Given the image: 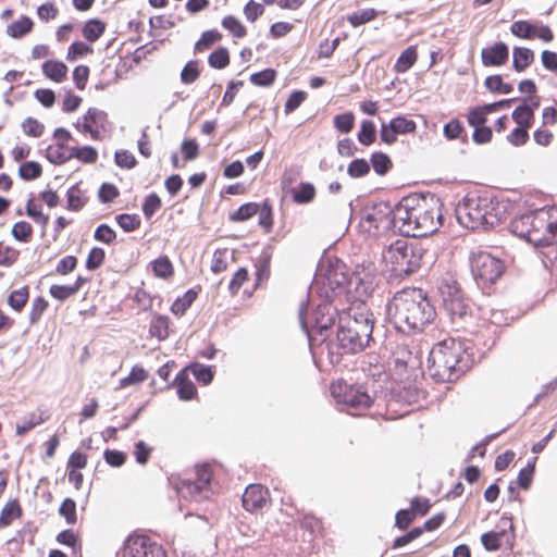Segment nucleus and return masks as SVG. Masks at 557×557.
I'll return each mask as SVG.
<instances>
[{"instance_id": "obj_56", "label": "nucleus", "mask_w": 557, "mask_h": 557, "mask_svg": "<svg viewBox=\"0 0 557 557\" xmlns=\"http://www.w3.org/2000/svg\"><path fill=\"white\" fill-rule=\"evenodd\" d=\"M377 16L374 9H364L348 15L347 21L352 27L361 26L373 21Z\"/></svg>"}, {"instance_id": "obj_19", "label": "nucleus", "mask_w": 557, "mask_h": 557, "mask_svg": "<svg viewBox=\"0 0 557 557\" xmlns=\"http://www.w3.org/2000/svg\"><path fill=\"white\" fill-rule=\"evenodd\" d=\"M51 417L50 411L45 407H38L35 411L30 412L23 420L16 423L15 435L23 437L35 428L47 422Z\"/></svg>"}, {"instance_id": "obj_39", "label": "nucleus", "mask_w": 557, "mask_h": 557, "mask_svg": "<svg viewBox=\"0 0 557 557\" xmlns=\"http://www.w3.org/2000/svg\"><path fill=\"white\" fill-rule=\"evenodd\" d=\"M512 120L518 126L530 128L534 122V113L532 107H527L525 103L517 107L512 111Z\"/></svg>"}, {"instance_id": "obj_12", "label": "nucleus", "mask_w": 557, "mask_h": 557, "mask_svg": "<svg viewBox=\"0 0 557 557\" xmlns=\"http://www.w3.org/2000/svg\"><path fill=\"white\" fill-rule=\"evenodd\" d=\"M515 527L512 520L502 517L496 530L485 532L481 535V542L488 552L500 549L503 546L512 548L515 545Z\"/></svg>"}, {"instance_id": "obj_37", "label": "nucleus", "mask_w": 557, "mask_h": 557, "mask_svg": "<svg viewBox=\"0 0 557 557\" xmlns=\"http://www.w3.org/2000/svg\"><path fill=\"white\" fill-rule=\"evenodd\" d=\"M542 262L552 275L557 277V240L542 247Z\"/></svg>"}, {"instance_id": "obj_5", "label": "nucleus", "mask_w": 557, "mask_h": 557, "mask_svg": "<svg viewBox=\"0 0 557 557\" xmlns=\"http://www.w3.org/2000/svg\"><path fill=\"white\" fill-rule=\"evenodd\" d=\"M516 236L525 239L535 247H544L557 240V208H542L523 214L510 223Z\"/></svg>"}, {"instance_id": "obj_21", "label": "nucleus", "mask_w": 557, "mask_h": 557, "mask_svg": "<svg viewBox=\"0 0 557 557\" xmlns=\"http://www.w3.org/2000/svg\"><path fill=\"white\" fill-rule=\"evenodd\" d=\"M444 307L453 320L456 318L462 319L470 309L469 304L458 290L444 298Z\"/></svg>"}, {"instance_id": "obj_22", "label": "nucleus", "mask_w": 557, "mask_h": 557, "mask_svg": "<svg viewBox=\"0 0 557 557\" xmlns=\"http://www.w3.org/2000/svg\"><path fill=\"white\" fill-rule=\"evenodd\" d=\"M177 395L182 400H191L197 397V388L194 382L188 377L187 369L182 370L174 382Z\"/></svg>"}, {"instance_id": "obj_28", "label": "nucleus", "mask_w": 557, "mask_h": 557, "mask_svg": "<svg viewBox=\"0 0 557 557\" xmlns=\"http://www.w3.org/2000/svg\"><path fill=\"white\" fill-rule=\"evenodd\" d=\"M145 57L146 53L143 48H137L134 52L122 57L116 65V75L120 77L126 75L134 66H137Z\"/></svg>"}, {"instance_id": "obj_46", "label": "nucleus", "mask_w": 557, "mask_h": 557, "mask_svg": "<svg viewBox=\"0 0 557 557\" xmlns=\"http://www.w3.org/2000/svg\"><path fill=\"white\" fill-rule=\"evenodd\" d=\"M55 540L59 544L70 547L74 554L82 550V542L78 535L71 529L60 532Z\"/></svg>"}, {"instance_id": "obj_64", "label": "nucleus", "mask_w": 557, "mask_h": 557, "mask_svg": "<svg viewBox=\"0 0 557 557\" xmlns=\"http://www.w3.org/2000/svg\"><path fill=\"white\" fill-rule=\"evenodd\" d=\"M147 377V371L139 366H135L132 368L129 374L121 380L120 384L122 387H126L129 385L141 383L146 381Z\"/></svg>"}, {"instance_id": "obj_8", "label": "nucleus", "mask_w": 557, "mask_h": 557, "mask_svg": "<svg viewBox=\"0 0 557 557\" xmlns=\"http://www.w3.org/2000/svg\"><path fill=\"white\" fill-rule=\"evenodd\" d=\"M470 263L472 274L482 287L494 284L505 272L504 262L482 249L471 253Z\"/></svg>"}, {"instance_id": "obj_7", "label": "nucleus", "mask_w": 557, "mask_h": 557, "mask_svg": "<svg viewBox=\"0 0 557 557\" xmlns=\"http://www.w3.org/2000/svg\"><path fill=\"white\" fill-rule=\"evenodd\" d=\"M372 332L373 322L368 311L357 313L350 310L341 318L337 341L344 352L357 354L369 345Z\"/></svg>"}, {"instance_id": "obj_60", "label": "nucleus", "mask_w": 557, "mask_h": 557, "mask_svg": "<svg viewBox=\"0 0 557 557\" xmlns=\"http://www.w3.org/2000/svg\"><path fill=\"white\" fill-rule=\"evenodd\" d=\"M249 281V273L246 268H239L233 275L228 290L232 296L238 294L239 289Z\"/></svg>"}, {"instance_id": "obj_36", "label": "nucleus", "mask_w": 557, "mask_h": 557, "mask_svg": "<svg viewBox=\"0 0 557 557\" xmlns=\"http://www.w3.org/2000/svg\"><path fill=\"white\" fill-rule=\"evenodd\" d=\"M67 206L66 208L71 211H79L86 203L88 198L78 185H74L69 188L66 193Z\"/></svg>"}, {"instance_id": "obj_33", "label": "nucleus", "mask_w": 557, "mask_h": 557, "mask_svg": "<svg viewBox=\"0 0 557 557\" xmlns=\"http://www.w3.org/2000/svg\"><path fill=\"white\" fill-rule=\"evenodd\" d=\"M198 293L190 288L182 297L174 300L171 306V312L176 317H182L197 299Z\"/></svg>"}, {"instance_id": "obj_49", "label": "nucleus", "mask_w": 557, "mask_h": 557, "mask_svg": "<svg viewBox=\"0 0 557 557\" xmlns=\"http://www.w3.org/2000/svg\"><path fill=\"white\" fill-rule=\"evenodd\" d=\"M333 125L339 133L348 134L355 126V114L350 111L337 114L333 119Z\"/></svg>"}, {"instance_id": "obj_17", "label": "nucleus", "mask_w": 557, "mask_h": 557, "mask_svg": "<svg viewBox=\"0 0 557 557\" xmlns=\"http://www.w3.org/2000/svg\"><path fill=\"white\" fill-rule=\"evenodd\" d=\"M270 502V492L261 484L248 485L242 497L243 507L249 512L264 508Z\"/></svg>"}, {"instance_id": "obj_38", "label": "nucleus", "mask_w": 557, "mask_h": 557, "mask_svg": "<svg viewBox=\"0 0 557 557\" xmlns=\"http://www.w3.org/2000/svg\"><path fill=\"white\" fill-rule=\"evenodd\" d=\"M29 299V287L23 286L12 290L8 297V305L16 312H21Z\"/></svg>"}, {"instance_id": "obj_15", "label": "nucleus", "mask_w": 557, "mask_h": 557, "mask_svg": "<svg viewBox=\"0 0 557 557\" xmlns=\"http://www.w3.org/2000/svg\"><path fill=\"white\" fill-rule=\"evenodd\" d=\"M417 129V124L413 120L399 115L383 123L380 128L381 140L386 145L396 143L398 135L412 134Z\"/></svg>"}, {"instance_id": "obj_16", "label": "nucleus", "mask_w": 557, "mask_h": 557, "mask_svg": "<svg viewBox=\"0 0 557 557\" xmlns=\"http://www.w3.org/2000/svg\"><path fill=\"white\" fill-rule=\"evenodd\" d=\"M510 33L520 39L531 40L539 38L544 42H550L554 39V34L547 25H535L529 21H516L510 26Z\"/></svg>"}, {"instance_id": "obj_31", "label": "nucleus", "mask_w": 557, "mask_h": 557, "mask_svg": "<svg viewBox=\"0 0 557 557\" xmlns=\"http://www.w3.org/2000/svg\"><path fill=\"white\" fill-rule=\"evenodd\" d=\"M152 273L156 277L169 280L174 275V265L168 256H161L150 262Z\"/></svg>"}, {"instance_id": "obj_61", "label": "nucleus", "mask_w": 557, "mask_h": 557, "mask_svg": "<svg viewBox=\"0 0 557 557\" xmlns=\"http://www.w3.org/2000/svg\"><path fill=\"white\" fill-rule=\"evenodd\" d=\"M370 164L366 159H355L347 168V173L352 178H360L369 174Z\"/></svg>"}, {"instance_id": "obj_1", "label": "nucleus", "mask_w": 557, "mask_h": 557, "mask_svg": "<svg viewBox=\"0 0 557 557\" xmlns=\"http://www.w3.org/2000/svg\"><path fill=\"white\" fill-rule=\"evenodd\" d=\"M442 202L435 196L413 195L401 200L394 211V226L410 237H423L443 224Z\"/></svg>"}, {"instance_id": "obj_4", "label": "nucleus", "mask_w": 557, "mask_h": 557, "mask_svg": "<svg viewBox=\"0 0 557 557\" xmlns=\"http://www.w3.org/2000/svg\"><path fill=\"white\" fill-rule=\"evenodd\" d=\"M429 249L417 239L398 238L382 251L384 265L395 277H406L416 273L425 263Z\"/></svg>"}, {"instance_id": "obj_58", "label": "nucleus", "mask_w": 557, "mask_h": 557, "mask_svg": "<svg viewBox=\"0 0 557 557\" xmlns=\"http://www.w3.org/2000/svg\"><path fill=\"white\" fill-rule=\"evenodd\" d=\"M26 214L41 224L44 227L49 223V215L41 212V208L37 205L34 198H29L25 207Z\"/></svg>"}, {"instance_id": "obj_32", "label": "nucleus", "mask_w": 557, "mask_h": 557, "mask_svg": "<svg viewBox=\"0 0 557 557\" xmlns=\"http://www.w3.org/2000/svg\"><path fill=\"white\" fill-rule=\"evenodd\" d=\"M418 60V51L416 46H409L406 48L398 59L396 60V63L394 65V71L396 73H406L408 70H410Z\"/></svg>"}, {"instance_id": "obj_10", "label": "nucleus", "mask_w": 557, "mask_h": 557, "mask_svg": "<svg viewBox=\"0 0 557 557\" xmlns=\"http://www.w3.org/2000/svg\"><path fill=\"white\" fill-rule=\"evenodd\" d=\"M394 224V212L387 206L379 205L368 209L360 220L361 232L369 236H377Z\"/></svg>"}, {"instance_id": "obj_54", "label": "nucleus", "mask_w": 557, "mask_h": 557, "mask_svg": "<svg viewBox=\"0 0 557 557\" xmlns=\"http://www.w3.org/2000/svg\"><path fill=\"white\" fill-rule=\"evenodd\" d=\"M199 76L200 69L197 60L188 61L181 72V81L185 85L195 83Z\"/></svg>"}, {"instance_id": "obj_3", "label": "nucleus", "mask_w": 557, "mask_h": 557, "mask_svg": "<svg viewBox=\"0 0 557 557\" xmlns=\"http://www.w3.org/2000/svg\"><path fill=\"white\" fill-rule=\"evenodd\" d=\"M472 364L465 344L456 338H445L436 343L428 358V370L436 382H455L460 379Z\"/></svg>"}, {"instance_id": "obj_35", "label": "nucleus", "mask_w": 557, "mask_h": 557, "mask_svg": "<svg viewBox=\"0 0 557 557\" xmlns=\"http://www.w3.org/2000/svg\"><path fill=\"white\" fill-rule=\"evenodd\" d=\"M22 507L16 499L8 502L0 512V527L10 525L13 520L22 517Z\"/></svg>"}, {"instance_id": "obj_48", "label": "nucleus", "mask_w": 557, "mask_h": 557, "mask_svg": "<svg viewBox=\"0 0 557 557\" xmlns=\"http://www.w3.org/2000/svg\"><path fill=\"white\" fill-rule=\"evenodd\" d=\"M259 225L264 230L265 233H270L273 227V211L272 205L269 200H264L262 205H259Z\"/></svg>"}, {"instance_id": "obj_52", "label": "nucleus", "mask_w": 557, "mask_h": 557, "mask_svg": "<svg viewBox=\"0 0 557 557\" xmlns=\"http://www.w3.org/2000/svg\"><path fill=\"white\" fill-rule=\"evenodd\" d=\"M117 225L124 232H134L140 227L141 220L138 214L122 213L115 216Z\"/></svg>"}, {"instance_id": "obj_20", "label": "nucleus", "mask_w": 557, "mask_h": 557, "mask_svg": "<svg viewBox=\"0 0 557 557\" xmlns=\"http://www.w3.org/2000/svg\"><path fill=\"white\" fill-rule=\"evenodd\" d=\"M41 72L49 81L61 84L67 79L69 67L60 60L49 59L41 64Z\"/></svg>"}, {"instance_id": "obj_51", "label": "nucleus", "mask_w": 557, "mask_h": 557, "mask_svg": "<svg viewBox=\"0 0 557 557\" xmlns=\"http://www.w3.org/2000/svg\"><path fill=\"white\" fill-rule=\"evenodd\" d=\"M20 258V250L0 242V267H12Z\"/></svg>"}, {"instance_id": "obj_59", "label": "nucleus", "mask_w": 557, "mask_h": 557, "mask_svg": "<svg viewBox=\"0 0 557 557\" xmlns=\"http://www.w3.org/2000/svg\"><path fill=\"white\" fill-rule=\"evenodd\" d=\"M92 52L94 49L89 45L83 41H74L67 49L66 59L69 61H75L79 58L91 54Z\"/></svg>"}, {"instance_id": "obj_26", "label": "nucleus", "mask_w": 557, "mask_h": 557, "mask_svg": "<svg viewBox=\"0 0 557 557\" xmlns=\"http://www.w3.org/2000/svg\"><path fill=\"white\" fill-rule=\"evenodd\" d=\"M71 158H76L84 163H95L98 159L97 150L91 146L72 148L67 156L59 153L58 162H64Z\"/></svg>"}, {"instance_id": "obj_30", "label": "nucleus", "mask_w": 557, "mask_h": 557, "mask_svg": "<svg viewBox=\"0 0 557 557\" xmlns=\"http://www.w3.org/2000/svg\"><path fill=\"white\" fill-rule=\"evenodd\" d=\"M33 28V20L26 15H23L18 20L8 25L7 34L12 38L20 39L32 33Z\"/></svg>"}, {"instance_id": "obj_41", "label": "nucleus", "mask_w": 557, "mask_h": 557, "mask_svg": "<svg viewBox=\"0 0 557 557\" xmlns=\"http://www.w3.org/2000/svg\"><path fill=\"white\" fill-rule=\"evenodd\" d=\"M11 234L17 242L29 243L33 238L34 228L29 222L22 220L13 224Z\"/></svg>"}, {"instance_id": "obj_53", "label": "nucleus", "mask_w": 557, "mask_h": 557, "mask_svg": "<svg viewBox=\"0 0 557 557\" xmlns=\"http://www.w3.org/2000/svg\"><path fill=\"white\" fill-rule=\"evenodd\" d=\"M49 302L48 300L42 297L38 296L33 299L28 320L30 324H36L41 319V315L44 312L48 309Z\"/></svg>"}, {"instance_id": "obj_27", "label": "nucleus", "mask_w": 557, "mask_h": 557, "mask_svg": "<svg viewBox=\"0 0 557 557\" xmlns=\"http://www.w3.org/2000/svg\"><path fill=\"white\" fill-rule=\"evenodd\" d=\"M170 318L168 315L154 314L150 325L149 334L158 341H164L170 335Z\"/></svg>"}, {"instance_id": "obj_45", "label": "nucleus", "mask_w": 557, "mask_h": 557, "mask_svg": "<svg viewBox=\"0 0 557 557\" xmlns=\"http://www.w3.org/2000/svg\"><path fill=\"white\" fill-rule=\"evenodd\" d=\"M221 24L235 38H244L247 35L246 26L233 15L224 16Z\"/></svg>"}, {"instance_id": "obj_2", "label": "nucleus", "mask_w": 557, "mask_h": 557, "mask_svg": "<svg viewBox=\"0 0 557 557\" xmlns=\"http://www.w3.org/2000/svg\"><path fill=\"white\" fill-rule=\"evenodd\" d=\"M435 314L434 307L421 288H404L387 304L388 320L403 333L423 330Z\"/></svg>"}, {"instance_id": "obj_47", "label": "nucleus", "mask_w": 557, "mask_h": 557, "mask_svg": "<svg viewBox=\"0 0 557 557\" xmlns=\"http://www.w3.org/2000/svg\"><path fill=\"white\" fill-rule=\"evenodd\" d=\"M357 136L361 145L366 147L372 145L376 139V129L374 123L370 120L362 121L360 131Z\"/></svg>"}, {"instance_id": "obj_23", "label": "nucleus", "mask_w": 557, "mask_h": 557, "mask_svg": "<svg viewBox=\"0 0 557 557\" xmlns=\"http://www.w3.org/2000/svg\"><path fill=\"white\" fill-rule=\"evenodd\" d=\"M300 530L304 531V536L307 534V540L311 541L313 537L322 535L323 524L321 519L313 515L306 513L297 520ZM306 540V537H304Z\"/></svg>"}, {"instance_id": "obj_57", "label": "nucleus", "mask_w": 557, "mask_h": 557, "mask_svg": "<svg viewBox=\"0 0 557 557\" xmlns=\"http://www.w3.org/2000/svg\"><path fill=\"white\" fill-rule=\"evenodd\" d=\"M20 176L25 181L38 178L42 174V168L38 162H24L18 168Z\"/></svg>"}, {"instance_id": "obj_40", "label": "nucleus", "mask_w": 557, "mask_h": 557, "mask_svg": "<svg viewBox=\"0 0 557 557\" xmlns=\"http://www.w3.org/2000/svg\"><path fill=\"white\" fill-rule=\"evenodd\" d=\"M259 211V203L247 202L242 205L237 210L230 214V221L232 222H245L255 216Z\"/></svg>"}, {"instance_id": "obj_34", "label": "nucleus", "mask_w": 557, "mask_h": 557, "mask_svg": "<svg viewBox=\"0 0 557 557\" xmlns=\"http://www.w3.org/2000/svg\"><path fill=\"white\" fill-rule=\"evenodd\" d=\"M222 34L216 29L206 30L194 46L195 53H201L209 50L212 46L222 40Z\"/></svg>"}, {"instance_id": "obj_44", "label": "nucleus", "mask_w": 557, "mask_h": 557, "mask_svg": "<svg viewBox=\"0 0 557 557\" xmlns=\"http://www.w3.org/2000/svg\"><path fill=\"white\" fill-rule=\"evenodd\" d=\"M485 87L494 94H510L513 89L512 85L505 83L499 74L490 75L484 81Z\"/></svg>"}, {"instance_id": "obj_42", "label": "nucleus", "mask_w": 557, "mask_h": 557, "mask_svg": "<svg viewBox=\"0 0 557 557\" xmlns=\"http://www.w3.org/2000/svg\"><path fill=\"white\" fill-rule=\"evenodd\" d=\"M314 197L315 188L310 183H300L299 186L293 190V200L299 205L309 203Z\"/></svg>"}, {"instance_id": "obj_62", "label": "nucleus", "mask_w": 557, "mask_h": 557, "mask_svg": "<svg viewBox=\"0 0 557 557\" xmlns=\"http://www.w3.org/2000/svg\"><path fill=\"white\" fill-rule=\"evenodd\" d=\"M59 513L64 517L67 524H75L77 521L75 500L72 498H65L59 508Z\"/></svg>"}, {"instance_id": "obj_50", "label": "nucleus", "mask_w": 557, "mask_h": 557, "mask_svg": "<svg viewBox=\"0 0 557 557\" xmlns=\"http://www.w3.org/2000/svg\"><path fill=\"white\" fill-rule=\"evenodd\" d=\"M371 164L377 175H385L393 165L391 158L384 152L372 153Z\"/></svg>"}, {"instance_id": "obj_29", "label": "nucleus", "mask_w": 557, "mask_h": 557, "mask_svg": "<svg viewBox=\"0 0 557 557\" xmlns=\"http://www.w3.org/2000/svg\"><path fill=\"white\" fill-rule=\"evenodd\" d=\"M107 24L100 18H90L82 27L83 37L90 42L97 41L106 32Z\"/></svg>"}, {"instance_id": "obj_14", "label": "nucleus", "mask_w": 557, "mask_h": 557, "mask_svg": "<svg viewBox=\"0 0 557 557\" xmlns=\"http://www.w3.org/2000/svg\"><path fill=\"white\" fill-rule=\"evenodd\" d=\"M108 114L99 109L89 108L76 127L90 135L94 140H102L107 132Z\"/></svg>"}, {"instance_id": "obj_9", "label": "nucleus", "mask_w": 557, "mask_h": 557, "mask_svg": "<svg viewBox=\"0 0 557 557\" xmlns=\"http://www.w3.org/2000/svg\"><path fill=\"white\" fill-rule=\"evenodd\" d=\"M331 395L338 404L355 409H367L372 404L371 396L360 386L350 385L344 380H337L330 386Z\"/></svg>"}, {"instance_id": "obj_11", "label": "nucleus", "mask_w": 557, "mask_h": 557, "mask_svg": "<svg viewBox=\"0 0 557 557\" xmlns=\"http://www.w3.org/2000/svg\"><path fill=\"white\" fill-rule=\"evenodd\" d=\"M123 557H166V553L148 535L133 533L124 543Z\"/></svg>"}, {"instance_id": "obj_24", "label": "nucleus", "mask_w": 557, "mask_h": 557, "mask_svg": "<svg viewBox=\"0 0 557 557\" xmlns=\"http://www.w3.org/2000/svg\"><path fill=\"white\" fill-rule=\"evenodd\" d=\"M393 363L396 370L403 372L417 364V357L405 345H399L393 352Z\"/></svg>"}, {"instance_id": "obj_6", "label": "nucleus", "mask_w": 557, "mask_h": 557, "mask_svg": "<svg viewBox=\"0 0 557 557\" xmlns=\"http://www.w3.org/2000/svg\"><path fill=\"white\" fill-rule=\"evenodd\" d=\"M458 222L468 230H487L498 224L494 201L484 195H468L456 208Z\"/></svg>"}, {"instance_id": "obj_63", "label": "nucleus", "mask_w": 557, "mask_h": 557, "mask_svg": "<svg viewBox=\"0 0 557 557\" xmlns=\"http://www.w3.org/2000/svg\"><path fill=\"white\" fill-rule=\"evenodd\" d=\"M187 373L190 371L198 382L209 384L213 379V371L210 367H205L200 363H195L186 368Z\"/></svg>"}, {"instance_id": "obj_43", "label": "nucleus", "mask_w": 557, "mask_h": 557, "mask_svg": "<svg viewBox=\"0 0 557 557\" xmlns=\"http://www.w3.org/2000/svg\"><path fill=\"white\" fill-rule=\"evenodd\" d=\"M231 57L225 47H220L212 51L208 57V63L211 67L223 70L230 65Z\"/></svg>"}, {"instance_id": "obj_18", "label": "nucleus", "mask_w": 557, "mask_h": 557, "mask_svg": "<svg viewBox=\"0 0 557 557\" xmlns=\"http://www.w3.org/2000/svg\"><path fill=\"white\" fill-rule=\"evenodd\" d=\"M509 59V47L503 41H496L481 50V61L486 67H500Z\"/></svg>"}, {"instance_id": "obj_13", "label": "nucleus", "mask_w": 557, "mask_h": 557, "mask_svg": "<svg viewBox=\"0 0 557 557\" xmlns=\"http://www.w3.org/2000/svg\"><path fill=\"white\" fill-rule=\"evenodd\" d=\"M213 471L209 463L198 465L195 467V478L186 480L182 483L181 491L185 497L194 500H200L203 492L209 490Z\"/></svg>"}, {"instance_id": "obj_55", "label": "nucleus", "mask_w": 557, "mask_h": 557, "mask_svg": "<svg viewBox=\"0 0 557 557\" xmlns=\"http://www.w3.org/2000/svg\"><path fill=\"white\" fill-rule=\"evenodd\" d=\"M329 310V306H319L314 311L315 327L320 331L327 330L334 323V318Z\"/></svg>"}, {"instance_id": "obj_25", "label": "nucleus", "mask_w": 557, "mask_h": 557, "mask_svg": "<svg viewBox=\"0 0 557 557\" xmlns=\"http://www.w3.org/2000/svg\"><path fill=\"white\" fill-rule=\"evenodd\" d=\"M535 59L534 51L528 47H515L512 49V69L518 72H524Z\"/></svg>"}]
</instances>
